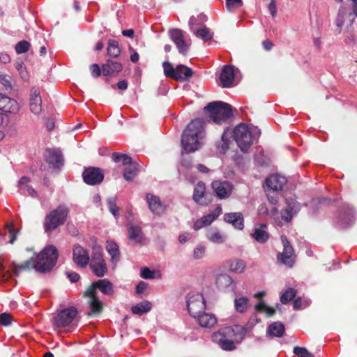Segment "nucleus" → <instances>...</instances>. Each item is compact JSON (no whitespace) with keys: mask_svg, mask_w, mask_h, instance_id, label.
Wrapping results in <instances>:
<instances>
[{"mask_svg":"<svg viewBox=\"0 0 357 357\" xmlns=\"http://www.w3.org/2000/svg\"><path fill=\"white\" fill-rule=\"evenodd\" d=\"M116 197H110L107 199V203L109 211L114 217L116 218L119 215V208L116 206Z\"/></svg>","mask_w":357,"mask_h":357,"instance_id":"42","label":"nucleus"},{"mask_svg":"<svg viewBox=\"0 0 357 357\" xmlns=\"http://www.w3.org/2000/svg\"><path fill=\"white\" fill-rule=\"evenodd\" d=\"M267 225L266 224H260L258 227L254 229L252 236L256 241L259 243L267 242L270 238L269 234L266 231Z\"/></svg>","mask_w":357,"mask_h":357,"instance_id":"26","label":"nucleus"},{"mask_svg":"<svg viewBox=\"0 0 357 357\" xmlns=\"http://www.w3.org/2000/svg\"><path fill=\"white\" fill-rule=\"evenodd\" d=\"M201 187V181H199L197 186L194 189L193 199L197 204H199L201 201V192L199 190V188Z\"/></svg>","mask_w":357,"mask_h":357,"instance_id":"56","label":"nucleus"},{"mask_svg":"<svg viewBox=\"0 0 357 357\" xmlns=\"http://www.w3.org/2000/svg\"><path fill=\"white\" fill-rule=\"evenodd\" d=\"M219 80L220 86L223 88H230L233 86L234 81V66L231 65H225L222 66Z\"/></svg>","mask_w":357,"mask_h":357,"instance_id":"13","label":"nucleus"},{"mask_svg":"<svg viewBox=\"0 0 357 357\" xmlns=\"http://www.w3.org/2000/svg\"><path fill=\"white\" fill-rule=\"evenodd\" d=\"M188 26L190 31L197 38H201V14L191 16L188 22Z\"/></svg>","mask_w":357,"mask_h":357,"instance_id":"33","label":"nucleus"},{"mask_svg":"<svg viewBox=\"0 0 357 357\" xmlns=\"http://www.w3.org/2000/svg\"><path fill=\"white\" fill-rule=\"evenodd\" d=\"M69 208L65 205H59L56 208L46 215L43 227L46 233H50L66 221L69 214Z\"/></svg>","mask_w":357,"mask_h":357,"instance_id":"5","label":"nucleus"},{"mask_svg":"<svg viewBox=\"0 0 357 357\" xmlns=\"http://www.w3.org/2000/svg\"><path fill=\"white\" fill-rule=\"evenodd\" d=\"M229 270L236 273L244 272L246 268L245 262L240 259H234L229 261Z\"/></svg>","mask_w":357,"mask_h":357,"instance_id":"35","label":"nucleus"},{"mask_svg":"<svg viewBox=\"0 0 357 357\" xmlns=\"http://www.w3.org/2000/svg\"><path fill=\"white\" fill-rule=\"evenodd\" d=\"M29 106L31 112L34 114H39L42 110V99L40 91L38 88L33 87L31 89Z\"/></svg>","mask_w":357,"mask_h":357,"instance_id":"20","label":"nucleus"},{"mask_svg":"<svg viewBox=\"0 0 357 357\" xmlns=\"http://www.w3.org/2000/svg\"><path fill=\"white\" fill-rule=\"evenodd\" d=\"M294 353L298 357H314L305 347H296L294 348Z\"/></svg>","mask_w":357,"mask_h":357,"instance_id":"49","label":"nucleus"},{"mask_svg":"<svg viewBox=\"0 0 357 357\" xmlns=\"http://www.w3.org/2000/svg\"><path fill=\"white\" fill-rule=\"evenodd\" d=\"M286 204V208L281 213V218L284 221L289 222L291 220L293 216L300 211L301 205L294 199H287Z\"/></svg>","mask_w":357,"mask_h":357,"instance_id":"17","label":"nucleus"},{"mask_svg":"<svg viewBox=\"0 0 357 357\" xmlns=\"http://www.w3.org/2000/svg\"><path fill=\"white\" fill-rule=\"evenodd\" d=\"M296 291L293 288H288L280 296V302L286 304L296 296Z\"/></svg>","mask_w":357,"mask_h":357,"instance_id":"44","label":"nucleus"},{"mask_svg":"<svg viewBox=\"0 0 357 357\" xmlns=\"http://www.w3.org/2000/svg\"><path fill=\"white\" fill-rule=\"evenodd\" d=\"M162 67L165 77L176 81H188L193 75V71L190 68L182 64L174 68L170 62L164 61Z\"/></svg>","mask_w":357,"mask_h":357,"instance_id":"6","label":"nucleus"},{"mask_svg":"<svg viewBox=\"0 0 357 357\" xmlns=\"http://www.w3.org/2000/svg\"><path fill=\"white\" fill-rule=\"evenodd\" d=\"M58 257L59 252L56 248L54 245H47L35 258L31 257L21 264L13 263V275L18 276L20 271L32 268L40 273L50 272L56 265Z\"/></svg>","mask_w":357,"mask_h":357,"instance_id":"1","label":"nucleus"},{"mask_svg":"<svg viewBox=\"0 0 357 357\" xmlns=\"http://www.w3.org/2000/svg\"><path fill=\"white\" fill-rule=\"evenodd\" d=\"M225 222L231 224L235 228L240 230L244 227V220L241 213H228L225 214Z\"/></svg>","mask_w":357,"mask_h":357,"instance_id":"24","label":"nucleus"},{"mask_svg":"<svg viewBox=\"0 0 357 357\" xmlns=\"http://www.w3.org/2000/svg\"><path fill=\"white\" fill-rule=\"evenodd\" d=\"M140 276L144 279H154L155 278V272L151 271L148 267H143L141 268Z\"/></svg>","mask_w":357,"mask_h":357,"instance_id":"50","label":"nucleus"},{"mask_svg":"<svg viewBox=\"0 0 357 357\" xmlns=\"http://www.w3.org/2000/svg\"><path fill=\"white\" fill-rule=\"evenodd\" d=\"M90 70L91 73V75L97 78L100 76L102 73V68H100V66L97 63H93L90 66Z\"/></svg>","mask_w":357,"mask_h":357,"instance_id":"54","label":"nucleus"},{"mask_svg":"<svg viewBox=\"0 0 357 357\" xmlns=\"http://www.w3.org/2000/svg\"><path fill=\"white\" fill-rule=\"evenodd\" d=\"M128 234L130 240L135 243H142L144 239V234L142 227L132 224L128 225Z\"/></svg>","mask_w":357,"mask_h":357,"instance_id":"27","label":"nucleus"},{"mask_svg":"<svg viewBox=\"0 0 357 357\" xmlns=\"http://www.w3.org/2000/svg\"><path fill=\"white\" fill-rule=\"evenodd\" d=\"M7 230L8 232V235L10 237L9 243L10 244H13L17 238V234L19 232L18 231H16L12 225H7Z\"/></svg>","mask_w":357,"mask_h":357,"instance_id":"53","label":"nucleus"},{"mask_svg":"<svg viewBox=\"0 0 357 357\" xmlns=\"http://www.w3.org/2000/svg\"><path fill=\"white\" fill-rule=\"evenodd\" d=\"M104 172L102 169L94 167H86L82 173L83 181L90 185H96L102 183L104 179Z\"/></svg>","mask_w":357,"mask_h":357,"instance_id":"10","label":"nucleus"},{"mask_svg":"<svg viewBox=\"0 0 357 357\" xmlns=\"http://www.w3.org/2000/svg\"><path fill=\"white\" fill-rule=\"evenodd\" d=\"M213 37V33L211 29L206 26H202V42H207L211 40Z\"/></svg>","mask_w":357,"mask_h":357,"instance_id":"52","label":"nucleus"},{"mask_svg":"<svg viewBox=\"0 0 357 357\" xmlns=\"http://www.w3.org/2000/svg\"><path fill=\"white\" fill-rule=\"evenodd\" d=\"M282 242L283 244V251L278 254L277 259L279 261L284 265L291 267L296 259V255L292 246H291L287 238L285 236H281Z\"/></svg>","mask_w":357,"mask_h":357,"instance_id":"9","label":"nucleus"},{"mask_svg":"<svg viewBox=\"0 0 357 357\" xmlns=\"http://www.w3.org/2000/svg\"><path fill=\"white\" fill-rule=\"evenodd\" d=\"M112 158L115 162H121L123 165H132V158L126 154H120L119 153L114 152L112 153Z\"/></svg>","mask_w":357,"mask_h":357,"instance_id":"40","label":"nucleus"},{"mask_svg":"<svg viewBox=\"0 0 357 357\" xmlns=\"http://www.w3.org/2000/svg\"><path fill=\"white\" fill-rule=\"evenodd\" d=\"M211 185L216 195L220 199L227 197L233 188L231 184L227 181H215Z\"/></svg>","mask_w":357,"mask_h":357,"instance_id":"19","label":"nucleus"},{"mask_svg":"<svg viewBox=\"0 0 357 357\" xmlns=\"http://www.w3.org/2000/svg\"><path fill=\"white\" fill-rule=\"evenodd\" d=\"M147 287L146 283L143 281L139 282L136 286V292L137 294H142Z\"/></svg>","mask_w":357,"mask_h":357,"instance_id":"61","label":"nucleus"},{"mask_svg":"<svg viewBox=\"0 0 357 357\" xmlns=\"http://www.w3.org/2000/svg\"><path fill=\"white\" fill-rule=\"evenodd\" d=\"M203 109L210 119L216 124H222L234 116L231 105L222 101L209 102Z\"/></svg>","mask_w":357,"mask_h":357,"instance_id":"4","label":"nucleus"},{"mask_svg":"<svg viewBox=\"0 0 357 357\" xmlns=\"http://www.w3.org/2000/svg\"><path fill=\"white\" fill-rule=\"evenodd\" d=\"M222 208L217 206L211 213L202 217V227L211 225L221 213Z\"/></svg>","mask_w":357,"mask_h":357,"instance_id":"38","label":"nucleus"},{"mask_svg":"<svg viewBox=\"0 0 357 357\" xmlns=\"http://www.w3.org/2000/svg\"><path fill=\"white\" fill-rule=\"evenodd\" d=\"M18 103L14 99L0 93V110L6 113H15L18 111Z\"/></svg>","mask_w":357,"mask_h":357,"instance_id":"21","label":"nucleus"},{"mask_svg":"<svg viewBox=\"0 0 357 357\" xmlns=\"http://www.w3.org/2000/svg\"><path fill=\"white\" fill-rule=\"evenodd\" d=\"M9 121L8 116L6 112L0 113V127L7 125Z\"/></svg>","mask_w":357,"mask_h":357,"instance_id":"60","label":"nucleus"},{"mask_svg":"<svg viewBox=\"0 0 357 357\" xmlns=\"http://www.w3.org/2000/svg\"><path fill=\"white\" fill-rule=\"evenodd\" d=\"M12 323V316L10 314L3 312L0 314V325L8 326Z\"/></svg>","mask_w":357,"mask_h":357,"instance_id":"51","label":"nucleus"},{"mask_svg":"<svg viewBox=\"0 0 357 357\" xmlns=\"http://www.w3.org/2000/svg\"><path fill=\"white\" fill-rule=\"evenodd\" d=\"M217 322L218 319L214 314L202 312V328H211Z\"/></svg>","mask_w":357,"mask_h":357,"instance_id":"36","label":"nucleus"},{"mask_svg":"<svg viewBox=\"0 0 357 357\" xmlns=\"http://www.w3.org/2000/svg\"><path fill=\"white\" fill-rule=\"evenodd\" d=\"M97 290H100L105 295H112L114 293L113 284L107 279L98 280L93 282L84 291V296L88 297L91 312L89 315L98 314L102 311V302L97 296Z\"/></svg>","mask_w":357,"mask_h":357,"instance_id":"2","label":"nucleus"},{"mask_svg":"<svg viewBox=\"0 0 357 357\" xmlns=\"http://www.w3.org/2000/svg\"><path fill=\"white\" fill-rule=\"evenodd\" d=\"M287 183V179L284 176L279 174L271 175L268 177L265 181L266 191L268 192H278L282 190L284 185Z\"/></svg>","mask_w":357,"mask_h":357,"instance_id":"14","label":"nucleus"},{"mask_svg":"<svg viewBox=\"0 0 357 357\" xmlns=\"http://www.w3.org/2000/svg\"><path fill=\"white\" fill-rule=\"evenodd\" d=\"M267 305H266L263 301H259L255 306V309L258 312H261L266 310Z\"/></svg>","mask_w":357,"mask_h":357,"instance_id":"62","label":"nucleus"},{"mask_svg":"<svg viewBox=\"0 0 357 357\" xmlns=\"http://www.w3.org/2000/svg\"><path fill=\"white\" fill-rule=\"evenodd\" d=\"M258 211L260 215H268V209L265 204H261L258 208Z\"/></svg>","mask_w":357,"mask_h":357,"instance_id":"63","label":"nucleus"},{"mask_svg":"<svg viewBox=\"0 0 357 357\" xmlns=\"http://www.w3.org/2000/svg\"><path fill=\"white\" fill-rule=\"evenodd\" d=\"M285 331L284 326L281 322H273L270 324L267 329V334L273 337H281L283 336Z\"/></svg>","mask_w":357,"mask_h":357,"instance_id":"32","label":"nucleus"},{"mask_svg":"<svg viewBox=\"0 0 357 357\" xmlns=\"http://www.w3.org/2000/svg\"><path fill=\"white\" fill-rule=\"evenodd\" d=\"M230 138L231 132L229 128H227L222 135L221 140L216 144V147L220 153L225 154L229 149L231 142Z\"/></svg>","mask_w":357,"mask_h":357,"instance_id":"29","label":"nucleus"},{"mask_svg":"<svg viewBox=\"0 0 357 357\" xmlns=\"http://www.w3.org/2000/svg\"><path fill=\"white\" fill-rule=\"evenodd\" d=\"M201 140V119L196 118L190 121L183 130L181 144L182 149L189 153L199 149Z\"/></svg>","mask_w":357,"mask_h":357,"instance_id":"3","label":"nucleus"},{"mask_svg":"<svg viewBox=\"0 0 357 357\" xmlns=\"http://www.w3.org/2000/svg\"><path fill=\"white\" fill-rule=\"evenodd\" d=\"M243 4V0H226L225 3L227 10L230 12H234L238 8L241 7Z\"/></svg>","mask_w":357,"mask_h":357,"instance_id":"46","label":"nucleus"},{"mask_svg":"<svg viewBox=\"0 0 357 357\" xmlns=\"http://www.w3.org/2000/svg\"><path fill=\"white\" fill-rule=\"evenodd\" d=\"M183 152H185V151L183 150L182 153H181L182 158L181 160V164L182 166L185 167V168L190 169L192 167V162H191V160L185 158Z\"/></svg>","mask_w":357,"mask_h":357,"instance_id":"59","label":"nucleus"},{"mask_svg":"<svg viewBox=\"0 0 357 357\" xmlns=\"http://www.w3.org/2000/svg\"><path fill=\"white\" fill-rule=\"evenodd\" d=\"M222 335L221 333H213L211 335L212 341L218 344L220 348L225 351H232L236 349V346L233 341V338H230L227 341L222 340Z\"/></svg>","mask_w":357,"mask_h":357,"instance_id":"28","label":"nucleus"},{"mask_svg":"<svg viewBox=\"0 0 357 357\" xmlns=\"http://www.w3.org/2000/svg\"><path fill=\"white\" fill-rule=\"evenodd\" d=\"M234 139L243 152H245L253 143V136L245 124L241 123L233 130Z\"/></svg>","mask_w":357,"mask_h":357,"instance_id":"7","label":"nucleus"},{"mask_svg":"<svg viewBox=\"0 0 357 357\" xmlns=\"http://www.w3.org/2000/svg\"><path fill=\"white\" fill-rule=\"evenodd\" d=\"M15 66L19 72L21 78L24 81H27L29 79V74L24 63L22 61H17L15 63Z\"/></svg>","mask_w":357,"mask_h":357,"instance_id":"45","label":"nucleus"},{"mask_svg":"<svg viewBox=\"0 0 357 357\" xmlns=\"http://www.w3.org/2000/svg\"><path fill=\"white\" fill-rule=\"evenodd\" d=\"M121 50L119 43L114 40H109L107 47V54L111 57L116 58L119 56Z\"/></svg>","mask_w":357,"mask_h":357,"instance_id":"39","label":"nucleus"},{"mask_svg":"<svg viewBox=\"0 0 357 357\" xmlns=\"http://www.w3.org/2000/svg\"><path fill=\"white\" fill-rule=\"evenodd\" d=\"M0 83L3 85L6 89H11L12 88L10 77L6 75L0 74Z\"/></svg>","mask_w":357,"mask_h":357,"instance_id":"55","label":"nucleus"},{"mask_svg":"<svg viewBox=\"0 0 357 357\" xmlns=\"http://www.w3.org/2000/svg\"><path fill=\"white\" fill-rule=\"evenodd\" d=\"M0 61L3 63H8L10 61V56L6 53L0 54Z\"/></svg>","mask_w":357,"mask_h":357,"instance_id":"64","label":"nucleus"},{"mask_svg":"<svg viewBox=\"0 0 357 357\" xmlns=\"http://www.w3.org/2000/svg\"><path fill=\"white\" fill-rule=\"evenodd\" d=\"M186 303L189 314L201 326V294L189 293L186 296Z\"/></svg>","mask_w":357,"mask_h":357,"instance_id":"8","label":"nucleus"},{"mask_svg":"<svg viewBox=\"0 0 357 357\" xmlns=\"http://www.w3.org/2000/svg\"><path fill=\"white\" fill-rule=\"evenodd\" d=\"M90 268L93 273L99 278L103 277L107 271V267L102 255L99 251L93 252L90 261Z\"/></svg>","mask_w":357,"mask_h":357,"instance_id":"11","label":"nucleus"},{"mask_svg":"<svg viewBox=\"0 0 357 357\" xmlns=\"http://www.w3.org/2000/svg\"><path fill=\"white\" fill-rule=\"evenodd\" d=\"M30 179L27 176H22L18 182V191L24 195H28L33 197L37 196L36 191L29 185Z\"/></svg>","mask_w":357,"mask_h":357,"instance_id":"25","label":"nucleus"},{"mask_svg":"<svg viewBox=\"0 0 357 357\" xmlns=\"http://www.w3.org/2000/svg\"><path fill=\"white\" fill-rule=\"evenodd\" d=\"M30 45V43L28 41L21 40L16 44L15 51L19 54L25 53L29 50Z\"/></svg>","mask_w":357,"mask_h":357,"instance_id":"47","label":"nucleus"},{"mask_svg":"<svg viewBox=\"0 0 357 357\" xmlns=\"http://www.w3.org/2000/svg\"><path fill=\"white\" fill-rule=\"evenodd\" d=\"M77 314L75 307H70L61 310L55 318V325L58 328L65 327L72 323Z\"/></svg>","mask_w":357,"mask_h":357,"instance_id":"12","label":"nucleus"},{"mask_svg":"<svg viewBox=\"0 0 357 357\" xmlns=\"http://www.w3.org/2000/svg\"><path fill=\"white\" fill-rule=\"evenodd\" d=\"M233 282L232 278L226 273L218 275L215 280L216 286L220 290H226L230 287L232 289Z\"/></svg>","mask_w":357,"mask_h":357,"instance_id":"31","label":"nucleus"},{"mask_svg":"<svg viewBox=\"0 0 357 357\" xmlns=\"http://www.w3.org/2000/svg\"><path fill=\"white\" fill-rule=\"evenodd\" d=\"M137 166L134 164L130 165L124 169L123 178L128 181H131L137 175Z\"/></svg>","mask_w":357,"mask_h":357,"instance_id":"41","label":"nucleus"},{"mask_svg":"<svg viewBox=\"0 0 357 357\" xmlns=\"http://www.w3.org/2000/svg\"><path fill=\"white\" fill-rule=\"evenodd\" d=\"M207 238L213 243H222L225 241L224 236L219 232H211L207 234Z\"/></svg>","mask_w":357,"mask_h":357,"instance_id":"48","label":"nucleus"},{"mask_svg":"<svg viewBox=\"0 0 357 357\" xmlns=\"http://www.w3.org/2000/svg\"><path fill=\"white\" fill-rule=\"evenodd\" d=\"M235 310L239 313H243L247 311L249 307V300L247 297H240L234 301Z\"/></svg>","mask_w":357,"mask_h":357,"instance_id":"37","label":"nucleus"},{"mask_svg":"<svg viewBox=\"0 0 357 357\" xmlns=\"http://www.w3.org/2000/svg\"><path fill=\"white\" fill-rule=\"evenodd\" d=\"M151 306L152 305L149 301H145L132 306L131 311L134 314L141 316L143 314L149 312L151 309Z\"/></svg>","mask_w":357,"mask_h":357,"instance_id":"34","label":"nucleus"},{"mask_svg":"<svg viewBox=\"0 0 357 357\" xmlns=\"http://www.w3.org/2000/svg\"><path fill=\"white\" fill-rule=\"evenodd\" d=\"M268 10L271 14V15L274 17L277 15V6H276V0H271L268 4Z\"/></svg>","mask_w":357,"mask_h":357,"instance_id":"58","label":"nucleus"},{"mask_svg":"<svg viewBox=\"0 0 357 357\" xmlns=\"http://www.w3.org/2000/svg\"><path fill=\"white\" fill-rule=\"evenodd\" d=\"M123 69L122 64L111 59L107 60L102 66V73L104 76H114Z\"/></svg>","mask_w":357,"mask_h":357,"instance_id":"22","label":"nucleus"},{"mask_svg":"<svg viewBox=\"0 0 357 357\" xmlns=\"http://www.w3.org/2000/svg\"><path fill=\"white\" fill-rule=\"evenodd\" d=\"M106 250L111 256V261L116 264L120 260V251L119 245L114 241H107L106 243Z\"/></svg>","mask_w":357,"mask_h":357,"instance_id":"30","label":"nucleus"},{"mask_svg":"<svg viewBox=\"0 0 357 357\" xmlns=\"http://www.w3.org/2000/svg\"><path fill=\"white\" fill-rule=\"evenodd\" d=\"M45 157V161L52 168L60 169L63 165V155L58 149H47Z\"/></svg>","mask_w":357,"mask_h":357,"instance_id":"15","label":"nucleus"},{"mask_svg":"<svg viewBox=\"0 0 357 357\" xmlns=\"http://www.w3.org/2000/svg\"><path fill=\"white\" fill-rule=\"evenodd\" d=\"M73 259L75 263L82 268L86 267L90 261L86 250L79 245H75L73 248Z\"/></svg>","mask_w":357,"mask_h":357,"instance_id":"18","label":"nucleus"},{"mask_svg":"<svg viewBox=\"0 0 357 357\" xmlns=\"http://www.w3.org/2000/svg\"><path fill=\"white\" fill-rule=\"evenodd\" d=\"M146 197L150 211L155 215H160L164 208L160 197L151 193H147Z\"/></svg>","mask_w":357,"mask_h":357,"instance_id":"23","label":"nucleus"},{"mask_svg":"<svg viewBox=\"0 0 357 357\" xmlns=\"http://www.w3.org/2000/svg\"><path fill=\"white\" fill-rule=\"evenodd\" d=\"M66 275L71 282H77L80 278L79 275L74 271H67Z\"/></svg>","mask_w":357,"mask_h":357,"instance_id":"57","label":"nucleus"},{"mask_svg":"<svg viewBox=\"0 0 357 357\" xmlns=\"http://www.w3.org/2000/svg\"><path fill=\"white\" fill-rule=\"evenodd\" d=\"M169 35L171 40L176 45L179 53L185 54L188 50V46L184 40L183 31L179 29H172L169 31Z\"/></svg>","mask_w":357,"mask_h":357,"instance_id":"16","label":"nucleus"},{"mask_svg":"<svg viewBox=\"0 0 357 357\" xmlns=\"http://www.w3.org/2000/svg\"><path fill=\"white\" fill-rule=\"evenodd\" d=\"M215 333H221L222 335V340L227 341L230 338H233L235 336V331L234 327L229 326L225 327L218 332H215Z\"/></svg>","mask_w":357,"mask_h":357,"instance_id":"43","label":"nucleus"}]
</instances>
